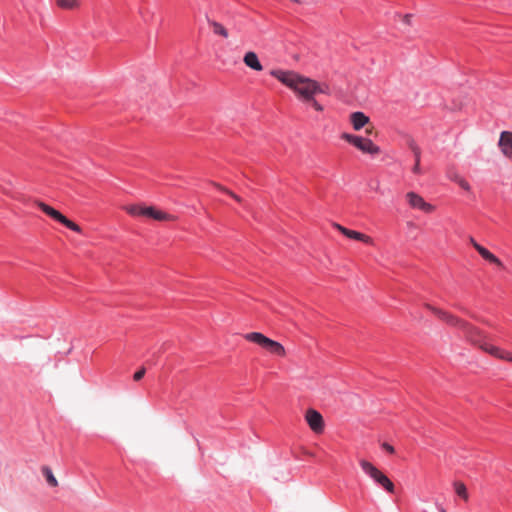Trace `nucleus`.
I'll return each instance as SVG.
<instances>
[{
	"instance_id": "nucleus-33",
	"label": "nucleus",
	"mask_w": 512,
	"mask_h": 512,
	"mask_svg": "<svg viewBox=\"0 0 512 512\" xmlns=\"http://www.w3.org/2000/svg\"><path fill=\"white\" fill-rule=\"evenodd\" d=\"M366 133H367L368 135L372 134V133H373V127H371V128H367V129H366Z\"/></svg>"
},
{
	"instance_id": "nucleus-6",
	"label": "nucleus",
	"mask_w": 512,
	"mask_h": 512,
	"mask_svg": "<svg viewBox=\"0 0 512 512\" xmlns=\"http://www.w3.org/2000/svg\"><path fill=\"white\" fill-rule=\"evenodd\" d=\"M35 204L49 217L54 219L55 221H58L68 229L81 233V227L74 223L73 221L69 220L66 216H64L62 213H60L58 210L54 209L53 207L49 206L48 204L42 202V201H36Z\"/></svg>"
},
{
	"instance_id": "nucleus-3",
	"label": "nucleus",
	"mask_w": 512,
	"mask_h": 512,
	"mask_svg": "<svg viewBox=\"0 0 512 512\" xmlns=\"http://www.w3.org/2000/svg\"><path fill=\"white\" fill-rule=\"evenodd\" d=\"M244 338L249 342L257 344L272 355L279 357L286 356V350L281 343L268 338L260 332L247 333L244 335Z\"/></svg>"
},
{
	"instance_id": "nucleus-19",
	"label": "nucleus",
	"mask_w": 512,
	"mask_h": 512,
	"mask_svg": "<svg viewBox=\"0 0 512 512\" xmlns=\"http://www.w3.org/2000/svg\"><path fill=\"white\" fill-rule=\"evenodd\" d=\"M124 210L132 216H142L144 212L143 205H128L124 207Z\"/></svg>"
},
{
	"instance_id": "nucleus-18",
	"label": "nucleus",
	"mask_w": 512,
	"mask_h": 512,
	"mask_svg": "<svg viewBox=\"0 0 512 512\" xmlns=\"http://www.w3.org/2000/svg\"><path fill=\"white\" fill-rule=\"evenodd\" d=\"M455 492L458 496H460L463 500L467 501L469 498L467 488L465 484L461 481H456L453 483Z\"/></svg>"
},
{
	"instance_id": "nucleus-29",
	"label": "nucleus",
	"mask_w": 512,
	"mask_h": 512,
	"mask_svg": "<svg viewBox=\"0 0 512 512\" xmlns=\"http://www.w3.org/2000/svg\"><path fill=\"white\" fill-rule=\"evenodd\" d=\"M449 178L457 183L462 177L457 173H452L449 175Z\"/></svg>"
},
{
	"instance_id": "nucleus-4",
	"label": "nucleus",
	"mask_w": 512,
	"mask_h": 512,
	"mask_svg": "<svg viewBox=\"0 0 512 512\" xmlns=\"http://www.w3.org/2000/svg\"><path fill=\"white\" fill-rule=\"evenodd\" d=\"M359 465L363 472L377 485L381 486L387 493L393 494L395 492L394 483L375 465L365 459H360Z\"/></svg>"
},
{
	"instance_id": "nucleus-31",
	"label": "nucleus",
	"mask_w": 512,
	"mask_h": 512,
	"mask_svg": "<svg viewBox=\"0 0 512 512\" xmlns=\"http://www.w3.org/2000/svg\"><path fill=\"white\" fill-rule=\"evenodd\" d=\"M413 172L416 173V174H420L421 173L420 162H415V165L413 167Z\"/></svg>"
},
{
	"instance_id": "nucleus-14",
	"label": "nucleus",
	"mask_w": 512,
	"mask_h": 512,
	"mask_svg": "<svg viewBox=\"0 0 512 512\" xmlns=\"http://www.w3.org/2000/svg\"><path fill=\"white\" fill-rule=\"evenodd\" d=\"M208 24L212 28V31L215 35H219L223 38L229 37L228 30L221 23L215 20L208 19Z\"/></svg>"
},
{
	"instance_id": "nucleus-23",
	"label": "nucleus",
	"mask_w": 512,
	"mask_h": 512,
	"mask_svg": "<svg viewBox=\"0 0 512 512\" xmlns=\"http://www.w3.org/2000/svg\"><path fill=\"white\" fill-rule=\"evenodd\" d=\"M410 147L414 153L415 162H420V156H421L420 148L415 143H411Z\"/></svg>"
},
{
	"instance_id": "nucleus-21",
	"label": "nucleus",
	"mask_w": 512,
	"mask_h": 512,
	"mask_svg": "<svg viewBox=\"0 0 512 512\" xmlns=\"http://www.w3.org/2000/svg\"><path fill=\"white\" fill-rule=\"evenodd\" d=\"M215 186L220 189L221 191L227 193L228 195H230L233 199H235L237 202H242V199L236 195L235 193H233L232 191L226 189L225 187L221 186V185H218V184H215Z\"/></svg>"
},
{
	"instance_id": "nucleus-35",
	"label": "nucleus",
	"mask_w": 512,
	"mask_h": 512,
	"mask_svg": "<svg viewBox=\"0 0 512 512\" xmlns=\"http://www.w3.org/2000/svg\"><path fill=\"white\" fill-rule=\"evenodd\" d=\"M440 512H446V510L442 508V509L440 510Z\"/></svg>"
},
{
	"instance_id": "nucleus-8",
	"label": "nucleus",
	"mask_w": 512,
	"mask_h": 512,
	"mask_svg": "<svg viewBox=\"0 0 512 512\" xmlns=\"http://www.w3.org/2000/svg\"><path fill=\"white\" fill-rule=\"evenodd\" d=\"M426 307L431 312H433L440 320L444 321L445 323H447L448 325H450L452 327H457V328L461 329V327L463 326V324L465 322V320L457 317L456 315H454L448 311L436 308L429 304H427Z\"/></svg>"
},
{
	"instance_id": "nucleus-22",
	"label": "nucleus",
	"mask_w": 512,
	"mask_h": 512,
	"mask_svg": "<svg viewBox=\"0 0 512 512\" xmlns=\"http://www.w3.org/2000/svg\"><path fill=\"white\" fill-rule=\"evenodd\" d=\"M215 186L220 189L221 191L227 193L228 195H230L233 199H235L237 202H242V199L236 195L235 193H233L232 191L226 189L225 187L221 186V185H218V184H215Z\"/></svg>"
},
{
	"instance_id": "nucleus-2",
	"label": "nucleus",
	"mask_w": 512,
	"mask_h": 512,
	"mask_svg": "<svg viewBox=\"0 0 512 512\" xmlns=\"http://www.w3.org/2000/svg\"><path fill=\"white\" fill-rule=\"evenodd\" d=\"M461 330L464 333V338L471 344L478 346L481 350L497 359L512 363V353L498 346L487 343L485 341L487 338L486 334L478 327L465 321Z\"/></svg>"
},
{
	"instance_id": "nucleus-5",
	"label": "nucleus",
	"mask_w": 512,
	"mask_h": 512,
	"mask_svg": "<svg viewBox=\"0 0 512 512\" xmlns=\"http://www.w3.org/2000/svg\"><path fill=\"white\" fill-rule=\"evenodd\" d=\"M341 138L348 143L355 146L357 149L362 151L363 153L371 154V155H377L380 153V148L375 145L372 140L368 138H364L361 136L349 134V133H343L341 135Z\"/></svg>"
},
{
	"instance_id": "nucleus-11",
	"label": "nucleus",
	"mask_w": 512,
	"mask_h": 512,
	"mask_svg": "<svg viewBox=\"0 0 512 512\" xmlns=\"http://www.w3.org/2000/svg\"><path fill=\"white\" fill-rule=\"evenodd\" d=\"M498 146L502 152V154L508 158L512 159V132L503 131L500 134Z\"/></svg>"
},
{
	"instance_id": "nucleus-20",
	"label": "nucleus",
	"mask_w": 512,
	"mask_h": 512,
	"mask_svg": "<svg viewBox=\"0 0 512 512\" xmlns=\"http://www.w3.org/2000/svg\"><path fill=\"white\" fill-rule=\"evenodd\" d=\"M485 260L489 261L490 263H493L499 267L503 266V263L501 260L496 257L494 254H492L489 250L486 252L484 256H482Z\"/></svg>"
},
{
	"instance_id": "nucleus-26",
	"label": "nucleus",
	"mask_w": 512,
	"mask_h": 512,
	"mask_svg": "<svg viewBox=\"0 0 512 512\" xmlns=\"http://www.w3.org/2000/svg\"><path fill=\"white\" fill-rule=\"evenodd\" d=\"M153 213H154V207L153 206H144V212L142 213V216H146V217L152 218Z\"/></svg>"
},
{
	"instance_id": "nucleus-17",
	"label": "nucleus",
	"mask_w": 512,
	"mask_h": 512,
	"mask_svg": "<svg viewBox=\"0 0 512 512\" xmlns=\"http://www.w3.org/2000/svg\"><path fill=\"white\" fill-rule=\"evenodd\" d=\"M152 219L158 221H175L176 217L174 215L168 214L164 211L158 210L154 207V213L152 215Z\"/></svg>"
},
{
	"instance_id": "nucleus-34",
	"label": "nucleus",
	"mask_w": 512,
	"mask_h": 512,
	"mask_svg": "<svg viewBox=\"0 0 512 512\" xmlns=\"http://www.w3.org/2000/svg\"><path fill=\"white\" fill-rule=\"evenodd\" d=\"M409 18H410V16H409V15H406V16H405V21H406L407 23L409 22Z\"/></svg>"
},
{
	"instance_id": "nucleus-30",
	"label": "nucleus",
	"mask_w": 512,
	"mask_h": 512,
	"mask_svg": "<svg viewBox=\"0 0 512 512\" xmlns=\"http://www.w3.org/2000/svg\"><path fill=\"white\" fill-rule=\"evenodd\" d=\"M383 448H384L387 452H389V453H391V454H392V453H394V451H395V450H394V447H393V446H391V445H390V444H388V443H384V444H383Z\"/></svg>"
},
{
	"instance_id": "nucleus-12",
	"label": "nucleus",
	"mask_w": 512,
	"mask_h": 512,
	"mask_svg": "<svg viewBox=\"0 0 512 512\" xmlns=\"http://www.w3.org/2000/svg\"><path fill=\"white\" fill-rule=\"evenodd\" d=\"M350 122L354 128V130L359 131L361 130L365 125L369 124L370 119L368 116H366L363 112H353L350 115Z\"/></svg>"
},
{
	"instance_id": "nucleus-15",
	"label": "nucleus",
	"mask_w": 512,
	"mask_h": 512,
	"mask_svg": "<svg viewBox=\"0 0 512 512\" xmlns=\"http://www.w3.org/2000/svg\"><path fill=\"white\" fill-rule=\"evenodd\" d=\"M56 4L59 8L65 10H75L80 7L79 0H56Z\"/></svg>"
},
{
	"instance_id": "nucleus-16",
	"label": "nucleus",
	"mask_w": 512,
	"mask_h": 512,
	"mask_svg": "<svg viewBox=\"0 0 512 512\" xmlns=\"http://www.w3.org/2000/svg\"><path fill=\"white\" fill-rule=\"evenodd\" d=\"M47 483L49 486L51 487H57L58 486V480L56 479V477L54 476L51 468H49L48 466H43L42 469H41Z\"/></svg>"
},
{
	"instance_id": "nucleus-32",
	"label": "nucleus",
	"mask_w": 512,
	"mask_h": 512,
	"mask_svg": "<svg viewBox=\"0 0 512 512\" xmlns=\"http://www.w3.org/2000/svg\"><path fill=\"white\" fill-rule=\"evenodd\" d=\"M469 242L476 249V245H479L473 237H470Z\"/></svg>"
},
{
	"instance_id": "nucleus-28",
	"label": "nucleus",
	"mask_w": 512,
	"mask_h": 512,
	"mask_svg": "<svg viewBox=\"0 0 512 512\" xmlns=\"http://www.w3.org/2000/svg\"><path fill=\"white\" fill-rule=\"evenodd\" d=\"M476 250L477 252L481 255V256H484L486 254V252L488 251V249H486L485 247L481 246V245H476Z\"/></svg>"
},
{
	"instance_id": "nucleus-25",
	"label": "nucleus",
	"mask_w": 512,
	"mask_h": 512,
	"mask_svg": "<svg viewBox=\"0 0 512 512\" xmlns=\"http://www.w3.org/2000/svg\"><path fill=\"white\" fill-rule=\"evenodd\" d=\"M145 373H146V370H145L144 367H142V368H140L138 371H136L134 373L133 379L135 381H139V380H141L144 377Z\"/></svg>"
},
{
	"instance_id": "nucleus-24",
	"label": "nucleus",
	"mask_w": 512,
	"mask_h": 512,
	"mask_svg": "<svg viewBox=\"0 0 512 512\" xmlns=\"http://www.w3.org/2000/svg\"><path fill=\"white\" fill-rule=\"evenodd\" d=\"M305 103H310L316 111H323V106L313 97V100H306Z\"/></svg>"
},
{
	"instance_id": "nucleus-27",
	"label": "nucleus",
	"mask_w": 512,
	"mask_h": 512,
	"mask_svg": "<svg viewBox=\"0 0 512 512\" xmlns=\"http://www.w3.org/2000/svg\"><path fill=\"white\" fill-rule=\"evenodd\" d=\"M457 184L466 191L470 190L469 183L463 177L457 182Z\"/></svg>"
},
{
	"instance_id": "nucleus-1",
	"label": "nucleus",
	"mask_w": 512,
	"mask_h": 512,
	"mask_svg": "<svg viewBox=\"0 0 512 512\" xmlns=\"http://www.w3.org/2000/svg\"><path fill=\"white\" fill-rule=\"evenodd\" d=\"M270 74L293 90L303 102L313 100V97L319 93H325V89L317 81L300 75L295 71L274 69L271 70Z\"/></svg>"
},
{
	"instance_id": "nucleus-7",
	"label": "nucleus",
	"mask_w": 512,
	"mask_h": 512,
	"mask_svg": "<svg viewBox=\"0 0 512 512\" xmlns=\"http://www.w3.org/2000/svg\"><path fill=\"white\" fill-rule=\"evenodd\" d=\"M405 197L409 206L413 209L421 210L427 214L433 213L435 211L434 205L426 202L421 195L415 192H408Z\"/></svg>"
},
{
	"instance_id": "nucleus-9",
	"label": "nucleus",
	"mask_w": 512,
	"mask_h": 512,
	"mask_svg": "<svg viewBox=\"0 0 512 512\" xmlns=\"http://www.w3.org/2000/svg\"><path fill=\"white\" fill-rule=\"evenodd\" d=\"M305 420L314 433L321 434L324 431V419L317 410L309 408L305 412Z\"/></svg>"
},
{
	"instance_id": "nucleus-10",
	"label": "nucleus",
	"mask_w": 512,
	"mask_h": 512,
	"mask_svg": "<svg viewBox=\"0 0 512 512\" xmlns=\"http://www.w3.org/2000/svg\"><path fill=\"white\" fill-rule=\"evenodd\" d=\"M333 226L339 231L341 232L344 236L350 238V239H353V240H358V241H362L364 243H367V244H372L373 243V240L370 236H367L363 233H360L358 231H354V230H350L338 223H334Z\"/></svg>"
},
{
	"instance_id": "nucleus-13",
	"label": "nucleus",
	"mask_w": 512,
	"mask_h": 512,
	"mask_svg": "<svg viewBox=\"0 0 512 512\" xmlns=\"http://www.w3.org/2000/svg\"><path fill=\"white\" fill-rule=\"evenodd\" d=\"M243 62L247 67H249L255 71L263 70V66L260 63L257 54L253 51H248L245 53V55L243 57Z\"/></svg>"
}]
</instances>
